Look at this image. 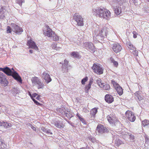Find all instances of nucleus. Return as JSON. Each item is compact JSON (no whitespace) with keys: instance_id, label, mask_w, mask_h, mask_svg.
Returning <instances> with one entry per match:
<instances>
[{"instance_id":"1","label":"nucleus","mask_w":149,"mask_h":149,"mask_svg":"<svg viewBox=\"0 0 149 149\" xmlns=\"http://www.w3.org/2000/svg\"><path fill=\"white\" fill-rule=\"evenodd\" d=\"M92 12L93 15H98L100 17L106 19H108L111 16V13L109 10L101 8L100 7H97L93 9Z\"/></svg>"},{"instance_id":"2","label":"nucleus","mask_w":149,"mask_h":149,"mask_svg":"<svg viewBox=\"0 0 149 149\" xmlns=\"http://www.w3.org/2000/svg\"><path fill=\"white\" fill-rule=\"evenodd\" d=\"M44 34L48 37H50L52 40L57 41L59 40V38L58 36L52 31L49 26L47 27V29L44 31Z\"/></svg>"},{"instance_id":"3","label":"nucleus","mask_w":149,"mask_h":149,"mask_svg":"<svg viewBox=\"0 0 149 149\" xmlns=\"http://www.w3.org/2000/svg\"><path fill=\"white\" fill-rule=\"evenodd\" d=\"M10 71L8 72L9 73V75H7L12 76L15 79L22 83V80L21 78L18 74L15 71L13 68H12L11 69L10 68Z\"/></svg>"},{"instance_id":"4","label":"nucleus","mask_w":149,"mask_h":149,"mask_svg":"<svg viewBox=\"0 0 149 149\" xmlns=\"http://www.w3.org/2000/svg\"><path fill=\"white\" fill-rule=\"evenodd\" d=\"M94 72L98 74H102L103 73V70L101 65L98 63H94L92 67Z\"/></svg>"},{"instance_id":"5","label":"nucleus","mask_w":149,"mask_h":149,"mask_svg":"<svg viewBox=\"0 0 149 149\" xmlns=\"http://www.w3.org/2000/svg\"><path fill=\"white\" fill-rule=\"evenodd\" d=\"M0 83L4 86H7L8 84V82L6 78V75L0 72Z\"/></svg>"},{"instance_id":"6","label":"nucleus","mask_w":149,"mask_h":149,"mask_svg":"<svg viewBox=\"0 0 149 149\" xmlns=\"http://www.w3.org/2000/svg\"><path fill=\"white\" fill-rule=\"evenodd\" d=\"M73 19L77 23L78 25L82 26L84 25L83 18L77 14H75L73 16Z\"/></svg>"},{"instance_id":"7","label":"nucleus","mask_w":149,"mask_h":149,"mask_svg":"<svg viewBox=\"0 0 149 149\" xmlns=\"http://www.w3.org/2000/svg\"><path fill=\"white\" fill-rule=\"evenodd\" d=\"M11 25L12 26L13 31L16 33L20 34L23 31L22 28L21 27H20L16 24L12 23L11 24Z\"/></svg>"},{"instance_id":"8","label":"nucleus","mask_w":149,"mask_h":149,"mask_svg":"<svg viewBox=\"0 0 149 149\" xmlns=\"http://www.w3.org/2000/svg\"><path fill=\"white\" fill-rule=\"evenodd\" d=\"M125 115L128 119L131 122H134L135 119L136 117L133 113L130 111H127L126 112Z\"/></svg>"},{"instance_id":"9","label":"nucleus","mask_w":149,"mask_h":149,"mask_svg":"<svg viewBox=\"0 0 149 149\" xmlns=\"http://www.w3.org/2000/svg\"><path fill=\"white\" fill-rule=\"evenodd\" d=\"M83 46L85 48L90 51H93L95 50L94 46L91 42H85L83 44Z\"/></svg>"},{"instance_id":"10","label":"nucleus","mask_w":149,"mask_h":149,"mask_svg":"<svg viewBox=\"0 0 149 149\" xmlns=\"http://www.w3.org/2000/svg\"><path fill=\"white\" fill-rule=\"evenodd\" d=\"M113 50L116 53L120 52L122 49L120 45L118 43H114L112 45V47Z\"/></svg>"},{"instance_id":"11","label":"nucleus","mask_w":149,"mask_h":149,"mask_svg":"<svg viewBox=\"0 0 149 149\" xmlns=\"http://www.w3.org/2000/svg\"><path fill=\"white\" fill-rule=\"evenodd\" d=\"M96 130L98 132L101 134L106 133L108 131L106 127L100 124L97 125Z\"/></svg>"},{"instance_id":"12","label":"nucleus","mask_w":149,"mask_h":149,"mask_svg":"<svg viewBox=\"0 0 149 149\" xmlns=\"http://www.w3.org/2000/svg\"><path fill=\"white\" fill-rule=\"evenodd\" d=\"M42 77L45 80V81L47 84L50 82L52 80L49 75L45 72L43 73L42 75Z\"/></svg>"},{"instance_id":"13","label":"nucleus","mask_w":149,"mask_h":149,"mask_svg":"<svg viewBox=\"0 0 149 149\" xmlns=\"http://www.w3.org/2000/svg\"><path fill=\"white\" fill-rule=\"evenodd\" d=\"M27 45L30 48L34 49L35 50L38 49V47L36 45L35 43L31 40L28 41Z\"/></svg>"},{"instance_id":"14","label":"nucleus","mask_w":149,"mask_h":149,"mask_svg":"<svg viewBox=\"0 0 149 149\" xmlns=\"http://www.w3.org/2000/svg\"><path fill=\"white\" fill-rule=\"evenodd\" d=\"M5 7H2L0 10V18L1 19H3L6 16V13L8 11L6 10Z\"/></svg>"},{"instance_id":"15","label":"nucleus","mask_w":149,"mask_h":149,"mask_svg":"<svg viewBox=\"0 0 149 149\" xmlns=\"http://www.w3.org/2000/svg\"><path fill=\"white\" fill-rule=\"evenodd\" d=\"M104 98L106 102L109 103H111L114 101L113 97L110 94L106 95Z\"/></svg>"},{"instance_id":"16","label":"nucleus","mask_w":149,"mask_h":149,"mask_svg":"<svg viewBox=\"0 0 149 149\" xmlns=\"http://www.w3.org/2000/svg\"><path fill=\"white\" fill-rule=\"evenodd\" d=\"M99 33H100L102 36H103L104 37L107 36V35L109 34L108 30L106 27L103 28L100 31H99Z\"/></svg>"},{"instance_id":"17","label":"nucleus","mask_w":149,"mask_h":149,"mask_svg":"<svg viewBox=\"0 0 149 149\" xmlns=\"http://www.w3.org/2000/svg\"><path fill=\"white\" fill-rule=\"evenodd\" d=\"M107 118L108 120L110 123H114L116 121V118L112 115H110L107 116Z\"/></svg>"},{"instance_id":"18","label":"nucleus","mask_w":149,"mask_h":149,"mask_svg":"<svg viewBox=\"0 0 149 149\" xmlns=\"http://www.w3.org/2000/svg\"><path fill=\"white\" fill-rule=\"evenodd\" d=\"M2 71L3 72L7 75H9L8 72L10 71V68L8 67H6L3 68H0V71Z\"/></svg>"},{"instance_id":"19","label":"nucleus","mask_w":149,"mask_h":149,"mask_svg":"<svg viewBox=\"0 0 149 149\" xmlns=\"http://www.w3.org/2000/svg\"><path fill=\"white\" fill-rule=\"evenodd\" d=\"M93 82V79L91 78L90 80L89 84L85 87V92L86 93H88L89 89L91 88V86Z\"/></svg>"},{"instance_id":"20","label":"nucleus","mask_w":149,"mask_h":149,"mask_svg":"<svg viewBox=\"0 0 149 149\" xmlns=\"http://www.w3.org/2000/svg\"><path fill=\"white\" fill-rule=\"evenodd\" d=\"M121 7L118 6H116L114 8L115 13L116 15H118L120 14L121 11Z\"/></svg>"},{"instance_id":"21","label":"nucleus","mask_w":149,"mask_h":149,"mask_svg":"<svg viewBox=\"0 0 149 149\" xmlns=\"http://www.w3.org/2000/svg\"><path fill=\"white\" fill-rule=\"evenodd\" d=\"M100 87L105 90H108L109 89L110 86L108 84L103 83L101 84Z\"/></svg>"},{"instance_id":"22","label":"nucleus","mask_w":149,"mask_h":149,"mask_svg":"<svg viewBox=\"0 0 149 149\" xmlns=\"http://www.w3.org/2000/svg\"><path fill=\"white\" fill-rule=\"evenodd\" d=\"M38 78L36 77H32L31 78V80L33 84L36 85L38 83V82H39L40 80Z\"/></svg>"},{"instance_id":"23","label":"nucleus","mask_w":149,"mask_h":149,"mask_svg":"<svg viewBox=\"0 0 149 149\" xmlns=\"http://www.w3.org/2000/svg\"><path fill=\"white\" fill-rule=\"evenodd\" d=\"M6 146L5 144L4 141L0 139V149H6Z\"/></svg>"},{"instance_id":"24","label":"nucleus","mask_w":149,"mask_h":149,"mask_svg":"<svg viewBox=\"0 0 149 149\" xmlns=\"http://www.w3.org/2000/svg\"><path fill=\"white\" fill-rule=\"evenodd\" d=\"M126 45L128 48L130 49L134 50L136 49V48L129 41L126 42Z\"/></svg>"},{"instance_id":"25","label":"nucleus","mask_w":149,"mask_h":149,"mask_svg":"<svg viewBox=\"0 0 149 149\" xmlns=\"http://www.w3.org/2000/svg\"><path fill=\"white\" fill-rule=\"evenodd\" d=\"M54 125L56 127L59 128H61L63 127V125L62 123L59 121H58L55 122Z\"/></svg>"},{"instance_id":"26","label":"nucleus","mask_w":149,"mask_h":149,"mask_svg":"<svg viewBox=\"0 0 149 149\" xmlns=\"http://www.w3.org/2000/svg\"><path fill=\"white\" fill-rule=\"evenodd\" d=\"M142 125L143 127L147 126L149 128V120L145 119L143 120L142 121Z\"/></svg>"},{"instance_id":"27","label":"nucleus","mask_w":149,"mask_h":149,"mask_svg":"<svg viewBox=\"0 0 149 149\" xmlns=\"http://www.w3.org/2000/svg\"><path fill=\"white\" fill-rule=\"evenodd\" d=\"M116 89L119 95H121L123 93V90L122 88L120 86L116 87Z\"/></svg>"},{"instance_id":"28","label":"nucleus","mask_w":149,"mask_h":149,"mask_svg":"<svg viewBox=\"0 0 149 149\" xmlns=\"http://www.w3.org/2000/svg\"><path fill=\"white\" fill-rule=\"evenodd\" d=\"M97 111V109L96 108H95L92 109L90 111V114L92 116V117L93 116L94 117Z\"/></svg>"},{"instance_id":"29","label":"nucleus","mask_w":149,"mask_h":149,"mask_svg":"<svg viewBox=\"0 0 149 149\" xmlns=\"http://www.w3.org/2000/svg\"><path fill=\"white\" fill-rule=\"evenodd\" d=\"M104 37H103V36H102L100 33H98V34L97 35L95 38L97 41H99L101 40H103Z\"/></svg>"},{"instance_id":"30","label":"nucleus","mask_w":149,"mask_h":149,"mask_svg":"<svg viewBox=\"0 0 149 149\" xmlns=\"http://www.w3.org/2000/svg\"><path fill=\"white\" fill-rule=\"evenodd\" d=\"M71 55L73 57L79 58V55L77 52H73L71 53Z\"/></svg>"},{"instance_id":"31","label":"nucleus","mask_w":149,"mask_h":149,"mask_svg":"<svg viewBox=\"0 0 149 149\" xmlns=\"http://www.w3.org/2000/svg\"><path fill=\"white\" fill-rule=\"evenodd\" d=\"M64 115L68 118H70L73 116L72 113L68 111V113L65 112Z\"/></svg>"},{"instance_id":"32","label":"nucleus","mask_w":149,"mask_h":149,"mask_svg":"<svg viewBox=\"0 0 149 149\" xmlns=\"http://www.w3.org/2000/svg\"><path fill=\"white\" fill-rule=\"evenodd\" d=\"M115 142V146L117 147L119 146L122 143V141L118 139H116Z\"/></svg>"},{"instance_id":"33","label":"nucleus","mask_w":149,"mask_h":149,"mask_svg":"<svg viewBox=\"0 0 149 149\" xmlns=\"http://www.w3.org/2000/svg\"><path fill=\"white\" fill-rule=\"evenodd\" d=\"M37 85H38V89L42 88L44 86V84L42 82H41L40 80L39 82H38Z\"/></svg>"},{"instance_id":"34","label":"nucleus","mask_w":149,"mask_h":149,"mask_svg":"<svg viewBox=\"0 0 149 149\" xmlns=\"http://www.w3.org/2000/svg\"><path fill=\"white\" fill-rule=\"evenodd\" d=\"M135 95L136 96L138 99L139 100L142 99V98L141 96V92L140 91H137L135 92L134 93Z\"/></svg>"},{"instance_id":"35","label":"nucleus","mask_w":149,"mask_h":149,"mask_svg":"<svg viewBox=\"0 0 149 149\" xmlns=\"http://www.w3.org/2000/svg\"><path fill=\"white\" fill-rule=\"evenodd\" d=\"M110 60L111 62L113 63V65L115 67H118V63L117 62L115 61L114 59L112 57L111 58Z\"/></svg>"},{"instance_id":"36","label":"nucleus","mask_w":149,"mask_h":149,"mask_svg":"<svg viewBox=\"0 0 149 149\" xmlns=\"http://www.w3.org/2000/svg\"><path fill=\"white\" fill-rule=\"evenodd\" d=\"M3 126L6 128H9L11 127V124L7 122H4L3 123Z\"/></svg>"},{"instance_id":"37","label":"nucleus","mask_w":149,"mask_h":149,"mask_svg":"<svg viewBox=\"0 0 149 149\" xmlns=\"http://www.w3.org/2000/svg\"><path fill=\"white\" fill-rule=\"evenodd\" d=\"M62 72H66L68 71V66H65L64 65H62Z\"/></svg>"},{"instance_id":"38","label":"nucleus","mask_w":149,"mask_h":149,"mask_svg":"<svg viewBox=\"0 0 149 149\" xmlns=\"http://www.w3.org/2000/svg\"><path fill=\"white\" fill-rule=\"evenodd\" d=\"M16 2V3L21 6H22V3L24 2V0H17Z\"/></svg>"},{"instance_id":"39","label":"nucleus","mask_w":149,"mask_h":149,"mask_svg":"<svg viewBox=\"0 0 149 149\" xmlns=\"http://www.w3.org/2000/svg\"><path fill=\"white\" fill-rule=\"evenodd\" d=\"M29 95L30 96L32 100L33 98V97H36L37 95V94L36 93H34L32 95L29 92Z\"/></svg>"},{"instance_id":"40","label":"nucleus","mask_w":149,"mask_h":149,"mask_svg":"<svg viewBox=\"0 0 149 149\" xmlns=\"http://www.w3.org/2000/svg\"><path fill=\"white\" fill-rule=\"evenodd\" d=\"M88 79V78L87 77H86L83 78L81 81V83L83 85H84L85 84V82Z\"/></svg>"},{"instance_id":"41","label":"nucleus","mask_w":149,"mask_h":149,"mask_svg":"<svg viewBox=\"0 0 149 149\" xmlns=\"http://www.w3.org/2000/svg\"><path fill=\"white\" fill-rule=\"evenodd\" d=\"M96 81L97 84L100 87L101 84L102 83L101 82V79H100L98 78H97Z\"/></svg>"},{"instance_id":"42","label":"nucleus","mask_w":149,"mask_h":149,"mask_svg":"<svg viewBox=\"0 0 149 149\" xmlns=\"http://www.w3.org/2000/svg\"><path fill=\"white\" fill-rule=\"evenodd\" d=\"M111 83L112 84H113V86H114L115 88L116 87H118L119 86L118 84L114 81L112 80Z\"/></svg>"},{"instance_id":"43","label":"nucleus","mask_w":149,"mask_h":149,"mask_svg":"<svg viewBox=\"0 0 149 149\" xmlns=\"http://www.w3.org/2000/svg\"><path fill=\"white\" fill-rule=\"evenodd\" d=\"M88 139L93 143H94L95 142V139L92 136H91L89 137Z\"/></svg>"},{"instance_id":"44","label":"nucleus","mask_w":149,"mask_h":149,"mask_svg":"<svg viewBox=\"0 0 149 149\" xmlns=\"http://www.w3.org/2000/svg\"><path fill=\"white\" fill-rule=\"evenodd\" d=\"M143 9L146 13H149V7H143Z\"/></svg>"},{"instance_id":"45","label":"nucleus","mask_w":149,"mask_h":149,"mask_svg":"<svg viewBox=\"0 0 149 149\" xmlns=\"http://www.w3.org/2000/svg\"><path fill=\"white\" fill-rule=\"evenodd\" d=\"M79 120L81 121V122H82V123L86 125L87 124L86 121L84 120V119L82 117Z\"/></svg>"},{"instance_id":"46","label":"nucleus","mask_w":149,"mask_h":149,"mask_svg":"<svg viewBox=\"0 0 149 149\" xmlns=\"http://www.w3.org/2000/svg\"><path fill=\"white\" fill-rule=\"evenodd\" d=\"M13 91L16 94H17L19 92V90L17 87L14 88Z\"/></svg>"},{"instance_id":"47","label":"nucleus","mask_w":149,"mask_h":149,"mask_svg":"<svg viewBox=\"0 0 149 149\" xmlns=\"http://www.w3.org/2000/svg\"><path fill=\"white\" fill-rule=\"evenodd\" d=\"M7 33H10L11 32V30L10 26H8L7 27Z\"/></svg>"},{"instance_id":"48","label":"nucleus","mask_w":149,"mask_h":149,"mask_svg":"<svg viewBox=\"0 0 149 149\" xmlns=\"http://www.w3.org/2000/svg\"><path fill=\"white\" fill-rule=\"evenodd\" d=\"M32 100L33 101L34 103L37 105H42V104H40V103H39L34 98Z\"/></svg>"},{"instance_id":"49","label":"nucleus","mask_w":149,"mask_h":149,"mask_svg":"<svg viewBox=\"0 0 149 149\" xmlns=\"http://www.w3.org/2000/svg\"><path fill=\"white\" fill-rule=\"evenodd\" d=\"M46 134L47 135H50V136H51L53 134L51 132V130L49 129H48L46 131Z\"/></svg>"},{"instance_id":"50","label":"nucleus","mask_w":149,"mask_h":149,"mask_svg":"<svg viewBox=\"0 0 149 149\" xmlns=\"http://www.w3.org/2000/svg\"><path fill=\"white\" fill-rule=\"evenodd\" d=\"M134 51L132 52V53L134 55L136 56H137L138 55V51L136 50V49L134 50Z\"/></svg>"},{"instance_id":"51","label":"nucleus","mask_w":149,"mask_h":149,"mask_svg":"<svg viewBox=\"0 0 149 149\" xmlns=\"http://www.w3.org/2000/svg\"><path fill=\"white\" fill-rule=\"evenodd\" d=\"M41 130L44 132L46 133V131L48 129H46L45 128L42 127L41 128Z\"/></svg>"},{"instance_id":"52","label":"nucleus","mask_w":149,"mask_h":149,"mask_svg":"<svg viewBox=\"0 0 149 149\" xmlns=\"http://www.w3.org/2000/svg\"><path fill=\"white\" fill-rule=\"evenodd\" d=\"M133 36L134 38H136L137 37V35L138 34L135 31L133 32Z\"/></svg>"},{"instance_id":"53","label":"nucleus","mask_w":149,"mask_h":149,"mask_svg":"<svg viewBox=\"0 0 149 149\" xmlns=\"http://www.w3.org/2000/svg\"><path fill=\"white\" fill-rule=\"evenodd\" d=\"M68 62L66 59L64 60V63L63 64V65H65V66H68Z\"/></svg>"},{"instance_id":"54","label":"nucleus","mask_w":149,"mask_h":149,"mask_svg":"<svg viewBox=\"0 0 149 149\" xmlns=\"http://www.w3.org/2000/svg\"><path fill=\"white\" fill-rule=\"evenodd\" d=\"M29 126L31 127L32 130H33L36 131V129L35 127H34L32 125L30 124L29 125Z\"/></svg>"},{"instance_id":"55","label":"nucleus","mask_w":149,"mask_h":149,"mask_svg":"<svg viewBox=\"0 0 149 149\" xmlns=\"http://www.w3.org/2000/svg\"><path fill=\"white\" fill-rule=\"evenodd\" d=\"M116 2L120 5L121 6L122 4V2L121 0H116Z\"/></svg>"},{"instance_id":"56","label":"nucleus","mask_w":149,"mask_h":149,"mask_svg":"<svg viewBox=\"0 0 149 149\" xmlns=\"http://www.w3.org/2000/svg\"><path fill=\"white\" fill-rule=\"evenodd\" d=\"M145 142L146 143H148L149 142V138H148L146 136L145 137Z\"/></svg>"},{"instance_id":"57","label":"nucleus","mask_w":149,"mask_h":149,"mask_svg":"<svg viewBox=\"0 0 149 149\" xmlns=\"http://www.w3.org/2000/svg\"><path fill=\"white\" fill-rule=\"evenodd\" d=\"M133 3L135 5H136L138 4V0H132Z\"/></svg>"},{"instance_id":"58","label":"nucleus","mask_w":149,"mask_h":149,"mask_svg":"<svg viewBox=\"0 0 149 149\" xmlns=\"http://www.w3.org/2000/svg\"><path fill=\"white\" fill-rule=\"evenodd\" d=\"M76 116L78 117L79 119H80L82 117H81V116L78 113H77V114Z\"/></svg>"},{"instance_id":"59","label":"nucleus","mask_w":149,"mask_h":149,"mask_svg":"<svg viewBox=\"0 0 149 149\" xmlns=\"http://www.w3.org/2000/svg\"><path fill=\"white\" fill-rule=\"evenodd\" d=\"M76 116L78 117L79 119H80L82 117H81V116L78 113H77V114Z\"/></svg>"},{"instance_id":"60","label":"nucleus","mask_w":149,"mask_h":149,"mask_svg":"<svg viewBox=\"0 0 149 149\" xmlns=\"http://www.w3.org/2000/svg\"><path fill=\"white\" fill-rule=\"evenodd\" d=\"M56 45L55 44H53L52 45V47L54 49H56Z\"/></svg>"},{"instance_id":"61","label":"nucleus","mask_w":149,"mask_h":149,"mask_svg":"<svg viewBox=\"0 0 149 149\" xmlns=\"http://www.w3.org/2000/svg\"><path fill=\"white\" fill-rule=\"evenodd\" d=\"M40 95H38L37 94V96L36 97H36V99H37V100H39L40 99Z\"/></svg>"},{"instance_id":"62","label":"nucleus","mask_w":149,"mask_h":149,"mask_svg":"<svg viewBox=\"0 0 149 149\" xmlns=\"http://www.w3.org/2000/svg\"><path fill=\"white\" fill-rule=\"evenodd\" d=\"M130 138L131 139H134V136L133 135H131L130 136Z\"/></svg>"},{"instance_id":"63","label":"nucleus","mask_w":149,"mask_h":149,"mask_svg":"<svg viewBox=\"0 0 149 149\" xmlns=\"http://www.w3.org/2000/svg\"><path fill=\"white\" fill-rule=\"evenodd\" d=\"M4 122H0V126H3Z\"/></svg>"},{"instance_id":"64","label":"nucleus","mask_w":149,"mask_h":149,"mask_svg":"<svg viewBox=\"0 0 149 149\" xmlns=\"http://www.w3.org/2000/svg\"><path fill=\"white\" fill-rule=\"evenodd\" d=\"M29 52L30 53H33V50L31 49H30L29 50Z\"/></svg>"}]
</instances>
